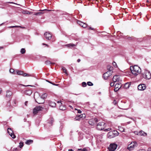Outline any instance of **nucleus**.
Instances as JSON below:
<instances>
[{
  "mask_svg": "<svg viewBox=\"0 0 151 151\" xmlns=\"http://www.w3.org/2000/svg\"><path fill=\"white\" fill-rule=\"evenodd\" d=\"M77 23L78 24H79L80 26H81L82 27L84 23H83V22H81L80 21H77Z\"/></svg>",
  "mask_w": 151,
  "mask_h": 151,
  "instance_id": "30",
  "label": "nucleus"
},
{
  "mask_svg": "<svg viewBox=\"0 0 151 151\" xmlns=\"http://www.w3.org/2000/svg\"><path fill=\"white\" fill-rule=\"evenodd\" d=\"M57 103H60L61 105L62 104V103H61V101H57Z\"/></svg>",
  "mask_w": 151,
  "mask_h": 151,
  "instance_id": "51",
  "label": "nucleus"
},
{
  "mask_svg": "<svg viewBox=\"0 0 151 151\" xmlns=\"http://www.w3.org/2000/svg\"><path fill=\"white\" fill-rule=\"evenodd\" d=\"M140 136H146L147 135V133L145 132L142 131H141L138 134Z\"/></svg>",
  "mask_w": 151,
  "mask_h": 151,
  "instance_id": "15",
  "label": "nucleus"
},
{
  "mask_svg": "<svg viewBox=\"0 0 151 151\" xmlns=\"http://www.w3.org/2000/svg\"><path fill=\"white\" fill-rule=\"evenodd\" d=\"M74 120L75 121H79L80 120V118H79L78 116L77 115L75 118Z\"/></svg>",
  "mask_w": 151,
  "mask_h": 151,
  "instance_id": "37",
  "label": "nucleus"
},
{
  "mask_svg": "<svg viewBox=\"0 0 151 151\" xmlns=\"http://www.w3.org/2000/svg\"><path fill=\"white\" fill-rule=\"evenodd\" d=\"M66 45L68 47H73L76 46V45H75V44H72V43H70V44L67 45Z\"/></svg>",
  "mask_w": 151,
  "mask_h": 151,
  "instance_id": "25",
  "label": "nucleus"
},
{
  "mask_svg": "<svg viewBox=\"0 0 151 151\" xmlns=\"http://www.w3.org/2000/svg\"><path fill=\"white\" fill-rule=\"evenodd\" d=\"M45 64L47 65H50V64H55V63H51L50 61L49 60H47L45 61Z\"/></svg>",
  "mask_w": 151,
  "mask_h": 151,
  "instance_id": "23",
  "label": "nucleus"
},
{
  "mask_svg": "<svg viewBox=\"0 0 151 151\" xmlns=\"http://www.w3.org/2000/svg\"><path fill=\"white\" fill-rule=\"evenodd\" d=\"M111 130V128H108V129H105L104 130V131L105 132H107L108 131H110Z\"/></svg>",
  "mask_w": 151,
  "mask_h": 151,
  "instance_id": "43",
  "label": "nucleus"
},
{
  "mask_svg": "<svg viewBox=\"0 0 151 151\" xmlns=\"http://www.w3.org/2000/svg\"><path fill=\"white\" fill-rule=\"evenodd\" d=\"M130 85L129 83H126L125 85V86L128 88L130 86Z\"/></svg>",
  "mask_w": 151,
  "mask_h": 151,
  "instance_id": "39",
  "label": "nucleus"
},
{
  "mask_svg": "<svg viewBox=\"0 0 151 151\" xmlns=\"http://www.w3.org/2000/svg\"><path fill=\"white\" fill-rule=\"evenodd\" d=\"M47 10V11H50V10H48V9H45V10H43L42 11H43V10Z\"/></svg>",
  "mask_w": 151,
  "mask_h": 151,
  "instance_id": "63",
  "label": "nucleus"
},
{
  "mask_svg": "<svg viewBox=\"0 0 151 151\" xmlns=\"http://www.w3.org/2000/svg\"><path fill=\"white\" fill-rule=\"evenodd\" d=\"M47 96V94L46 93H44L40 97L42 99L44 100L46 99Z\"/></svg>",
  "mask_w": 151,
  "mask_h": 151,
  "instance_id": "22",
  "label": "nucleus"
},
{
  "mask_svg": "<svg viewBox=\"0 0 151 151\" xmlns=\"http://www.w3.org/2000/svg\"><path fill=\"white\" fill-rule=\"evenodd\" d=\"M8 132L9 133V135L13 139L16 137V136L13 133V131L12 130L11 128H8L7 129Z\"/></svg>",
  "mask_w": 151,
  "mask_h": 151,
  "instance_id": "10",
  "label": "nucleus"
},
{
  "mask_svg": "<svg viewBox=\"0 0 151 151\" xmlns=\"http://www.w3.org/2000/svg\"><path fill=\"white\" fill-rule=\"evenodd\" d=\"M108 137L109 138H111L115 137L113 134V132H109L107 134Z\"/></svg>",
  "mask_w": 151,
  "mask_h": 151,
  "instance_id": "14",
  "label": "nucleus"
},
{
  "mask_svg": "<svg viewBox=\"0 0 151 151\" xmlns=\"http://www.w3.org/2000/svg\"><path fill=\"white\" fill-rule=\"evenodd\" d=\"M28 103V101H26L25 102V105H26V106H27V104Z\"/></svg>",
  "mask_w": 151,
  "mask_h": 151,
  "instance_id": "54",
  "label": "nucleus"
},
{
  "mask_svg": "<svg viewBox=\"0 0 151 151\" xmlns=\"http://www.w3.org/2000/svg\"><path fill=\"white\" fill-rule=\"evenodd\" d=\"M25 50L24 48H22L21 49L20 52L22 54H24L25 52Z\"/></svg>",
  "mask_w": 151,
  "mask_h": 151,
  "instance_id": "33",
  "label": "nucleus"
},
{
  "mask_svg": "<svg viewBox=\"0 0 151 151\" xmlns=\"http://www.w3.org/2000/svg\"><path fill=\"white\" fill-rule=\"evenodd\" d=\"M119 89V88H115V89L114 90L115 92H116Z\"/></svg>",
  "mask_w": 151,
  "mask_h": 151,
  "instance_id": "47",
  "label": "nucleus"
},
{
  "mask_svg": "<svg viewBox=\"0 0 151 151\" xmlns=\"http://www.w3.org/2000/svg\"><path fill=\"white\" fill-rule=\"evenodd\" d=\"M44 35L46 39L48 40H50L51 39L52 35L49 32H46L44 34Z\"/></svg>",
  "mask_w": 151,
  "mask_h": 151,
  "instance_id": "11",
  "label": "nucleus"
},
{
  "mask_svg": "<svg viewBox=\"0 0 151 151\" xmlns=\"http://www.w3.org/2000/svg\"><path fill=\"white\" fill-rule=\"evenodd\" d=\"M146 88V86L144 84H141L138 86V89L139 90L143 91Z\"/></svg>",
  "mask_w": 151,
  "mask_h": 151,
  "instance_id": "12",
  "label": "nucleus"
},
{
  "mask_svg": "<svg viewBox=\"0 0 151 151\" xmlns=\"http://www.w3.org/2000/svg\"><path fill=\"white\" fill-rule=\"evenodd\" d=\"M113 132V134L115 135V137L119 135V133L116 130H114Z\"/></svg>",
  "mask_w": 151,
  "mask_h": 151,
  "instance_id": "27",
  "label": "nucleus"
},
{
  "mask_svg": "<svg viewBox=\"0 0 151 151\" xmlns=\"http://www.w3.org/2000/svg\"><path fill=\"white\" fill-rule=\"evenodd\" d=\"M134 133L135 134L139 135L138 134H139V133H138L137 132V131H134Z\"/></svg>",
  "mask_w": 151,
  "mask_h": 151,
  "instance_id": "48",
  "label": "nucleus"
},
{
  "mask_svg": "<svg viewBox=\"0 0 151 151\" xmlns=\"http://www.w3.org/2000/svg\"><path fill=\"white\" fill-rule=\"evenodd\" d=\"M62 69L63 71L66 74H67L66 72V68L64 67H62Z\"/></svg>",
  "mask_w": 151,
  "mask_h": 151,
  "instance_id": "40",
  "label": "nucleus"
},
{
  "mask_svg": "<svg viewBox=\"0 0 151 151\" xmlns=\"http://www.w3.org/2000/svg\"><path fill=\"white\" fill-rule=\"evenodd\" d=\"M113 102L115 105H116V101L115 100H114Z\"/></svg>",
  "mask_w": 151,
  "mask_h": 151,
  "instance_id": "55",
  "label": "nucleus"
},
{
  "mask_svg": "<svg viewBox=\"0 0 151 151\" xmlns=\"http://www.w3.org/2000/svg\"><path fill=\"white\" fill-rule=\"evenodd\" d=\"M87 84L89 86H92L93 85V84L90 81L87 82Z\"/></svg>",
  "mask_w": 151,
  "mask_h": 151,
  "instance_id": "35",
  "label": "nucleus"
},
{
  "mask_svg": "<svg viewBox=\"0 0 151 151\" xmlns=\"http://www.w3.org/2000/svg\"><path fill=\"white\" fill-rule=\"evenodd\" d=\"M16 74L18 75H22L23 74V72L21 70H16Z\"/></svg>",
  "mask_w": 151,
  "mask_h": 151,
  "instance_id": "21",
  "label": "nucleus"
},
{
  "mask_svg": "<svg viewBox=\"0 0 151 151\" xmlns=\"http://www.w3.org/2000/svg\"><path fill=\"white\" fill-rule=\"evenodd\" d=\"M143 78L147 79H149L151 78V74L150 72L147 70H145L144 72L142 73Z\"/></svg>",
  "mask_w": 151,
  "mask_h": 151,
  "instance_id": "4",
  "label": "nucleus"
},
{
  "mask_svg": "<svg viewBox=\"0 0 151 151\" xmlns=\"http://www.w3.org/2000/svg\"><path fill=\"white\" fill-rule=\"evenodd\" d=\"M78 113L79 114H81V111L80 110H78Z\"/></svg>",
  "mask_w": 151,
  "mask_h": 151,
  "instance_id": "49",
  "label": "nucleus"
},
{
  "mask_svg": "<svg viewBox=\"0 0 151 151\" xmlns=\"http://www.w3.org/2000/svg\"><path fill=\"white\" fill-rule=\"evenodd\" d=\"M112 72L111 70H109L107 72L105 73L103 76V78L105 80H107L108 78L109 77L111 76L112 74Z\"/></svg>",
  "mask_w": 151,
  "mask_h": 151,
  "instance_id": "6",
  "label": "nucleus"
},
{
  "mask_svg": "<svg viewBox=\"0 0 151 151\" xmlns=\"http://www.w3.org/2000/svg\"><path fill=\"white\" fill-rule=\"evenodd\" d=\"M79 117V118H80V119L81 120V119L83 117L85 118V114H83L81 115H77Z\"/></svg>",
  "mask_w": 151,
  "mask_h": 151,
  "instance_id": "28",
  "label": "nucleus"
},
{
  "mask_svg": "<svg viewBox=\"0 0 151 151\" xmlns=\"http://www.w3.org/2000/svg\"><path fill=\"white\" fill-rule=\"evenodd\" d=\"M9 27H10V28L18 27V26H12Z\"/></svg>",
  "mask_w": 151,
  "mask_h": 151,
  "instance_id": "45",
  "label": "nucleus"
},
{
  "mask_svg": "<svg viewBox=\"0 0 151 151\" xmlns=\"http://www.w3.org/2000/svg\"><path fill=\"white\" fill-rule=\"evenodd\" d=\"M42 13H43L42 12H39L33 14L36 16H40L41 15Z\"/></svg>",
  "mask_w": 151,
  "mask_h": 151,
  "instance_id": "32",
  "label": "nucleus"
},
{
  "mask_svg": "<svg viewBox=\"0 0 151 151\" xmlns=\"http://www.w3.org/2000/svg\"><path fill=\"white\" fill-rule=\"evenodd\" d=\"M112 80L114 82H119L121 81L120 80L119 76L117 75L113 76Z\"/></svg>",
  "mask_w": 151,
  "mask_h": 151,
  "instance_id": "9",
  "label": "nucleus"
},
{
  "mask_svg": "<svg viewBox=\"0 0 151 151\" xmlns=\"http://www.w3.org/2000/svg\"><path fill=\"white\" fill-rule=\"evenodd\" d=\"M112 64L115 67H116L117 65H116V64L115 62H113L112 63Z\"/></svg>",
  "mask_w": 151,
  "mask_h": 151,
  "instance_id": "42",
  "label": "nucleus"
},
{
  "mask_svg": "<svg viewBox=\"0 0 151 151\" xmlns=\"http://www.w3.org/2000/svg\"><path fill=\"white\" fill-rule=\"evenodd\" d=\"M59 108L61 110H64L66 108L65 106L61 105L59 106Z\"/></svg>",
  "mask_w": 151,
  "mask_h": 151,
  "instance_id": "24",
  "label": "nucleus"
},
{
  "mask_svg": "<svg viewBox=\"0 0 151 151\" xmlns=\"http://www.w3.org/2000/svg\"><path fill=\"white\" fill-rule=\"evenodd\" d=\"M117 146V145L116 144H111L109 147V150L110 151H114L116 148Z\"/></svg>",
  "mask_w": 151,
  "mask_h": 151,
  "instance_id": "8",
  "label": "nucleus"
},
{
  "mask_svg": "<svg viewBox=\"0 0 151 151\" xmlns=\"http://www.w3.org/2000/svg\"><path fill=\"white\" fill-rule=\"evenodd\" d=\"M81 61V60L80 59H78V60H77V62H80V61Z\"/></svg>",
  "mask_w": 151,
  "mask_h": 151,
  "instance_id": "60",
  "label": "nucleus"
},
{
  "mask_svg": "<svg viewBox=\"0 0 151 151\" xmlns=\"http://www.w3.org/2000/svg\"><path fill=\"white\" fill-rule=\"evenodd\" d=\"M17 150V148H14L13 149V150Z\"/></svg>",
  "mask_w": 151,
  "mask_h": 151,
  "instance_id": "58",
  "label": "nucleus"
},
{
  "mask_svg": "<svg viewBox=\"0 0 151 151\" xmlns=\"http://www.w3.org/2000/svg\"><path fill=\"white\" fill-rule=\"evenodd\" d=\"M105 127V123L103 122H99L96 126L97 129L99 130H101L104 129Z\"/></svg>",
  "mask_w": 151,
  "mask_h": 151,
  "instance_id": "3",
  "label": "nucleus"
},
{
  "mask_svg": "<svg viewBox=\"0 0 151 151\" xmlns=\"http://www.w3.org/2000/svg\"><path fill=\"white\" fill-rule=\"evenodd\" d=\"M9 72L10 73H12L14 74H16L14 70L13 69L11 68L9 70Z\"/></svg>",
  "mask_w": 151,
  "mask_h": 151,
  "instance_id": "29",
  "label": "nucleus"
},
{
  "mask_svg": "<svg viewBox=\"0 0 151 151\" xmlns=\"http://www.w3.org/2000/svg\"><path fill=\"white\" fill-rule=\"evenodd\" d=\"M33 142V141L31 139H29L27 140L25 142L26 144L28 145H29L31 144Z\"/></svg>",
  "mask_w": 151,
  "mask_h": 151,
  "instance_id": "20",
  "label": "nucleus"
},
{
  "mask_svg": "<svg viewBox=\"0 0 151 151\" xmlns=\"http://www.w3.org/2000/svg\"><path fill=\"white\" fill-rule=\"evenodd\" d=\"M137 145V143L136 142H132L130 144L128 145L127 149L130 151L132 150L134 147H136Z\"/></svg>",
  "mask_w": 151,
  "mask_h": 151,
  "instance_id": "5",
  "label": "nucleus"
},
{
  "mask_svg": "<svg viewBox=\"0 0 151 151\" xmlns=\"http://www.w3.org/2000/svg\"><path fill=\"white\" fill-rule=\"evenodd\" d=\"M130 68L132 73L135 76H137L138 74L141 73V69L137 65H135L133 67L131 66Z\"/></svg>",
  "mask_w": 151,
  "mask_h": 151,
  "instance_id": "1",
  "label": "nucleus"
},
{
  "mask_svg": "<svg viewBox=\"0 0 151 151\" xmlns=\"http://www.w3.org/2000/svg\"><path fill=\"white\" fill-rule=\"evenodd\" d=\"M68 151H73L72 149H71L69 150Z\"/></svg>",
  "mask_w": 151,
  "mask_h": 151,
  "instance_id": "61",
  "label": "nucleus"
},
{
  "mask_svg": "<svg viewBox=\"0 0 151 151\" xmlns=\"http://www.w3.org/2000/svg\"><path fill=\"white\" fill-rule=\"evenodd\" d=\"M139 151H145V150L142 149V150H139Z\"/></svg>",
  "mask_w": 151,
  "mask_h": 151,
  "instance_id": "57",
  "label": "nucleus"
},
{
  "mask_svg": "<svg viewBox=\"0 0 151 151\" xmlns=\"http://www.w3.org/2000/svg\"><path fill=\"white\" fill-rule=\"evenodd\" d=\"M32 93V91L31 90H27L25 92V94L27 95H30Z\"/></svg>",
  "mask_w": 151,
  "mask_h": 151,
  "instance_id": "18",
  "label": "nucleus"
},
{
  "mask_svg": "<svg viewBox=\"0 0 151 151\" xmlns=\"http://www.w3.org/2000/svg\"><path fill=\"white\" fill-rule=\"evenodd\" d=\"M23 146V143L22 142H20L19 143V147L20 148H22Z\"/></svg>",
  "mask_w": 151,
  "mask_h": 151,
  "instance_id": "36",
  "label": "nucleus"
},
{
  "mask_svg": "<svg viewBox=\"0 0 151 151\" xmlns=\"http://www.w3.org/2000/svg\"><path fill=\"white\" fill-rule=\"evenodd\" d=\"M26 13L27 14H32V12L28 11V12H27V13Z\"/></svg>",
  "mask_w": 151,
  "mask_h": 151,
  "instance_id": "50",
  "label": "nucleus"
},
{
  "mask_svg": "<svg viewBox=\"0 0 151 151\" xmlns=\"http://www.w3.org/2000/svg\"><path fill=\"white\" fill-rule=\"evenodd\" d=\"M127 39L129 40H134V38L133 37H128Z\"/></svg>",
  "mask_w": 151,
  "mask_h": 151,
  "instance_id": "38",
  "label": "nucleus"
},
{
  "mask_svg": "<svg viewBox=\"0 0 151 151\" xmlns=\"http://www.w3.org/2000/svg\"><path fill=\"white\" fill-rule=\"evenodd\" d=\"M69 106L70 107V108H73L72 106L70 105V106Z\"/></svg>",
  "mask_w": 151,
  "mask_h": 151,
  "instance_id": "64",
  "label": "nucleus"
},
{
  "mask_svg": "<svg viewBox=\"0 0 151 151\" xmlns=\"http://www.w3.org/2000/svg\"><path fill=\"white\" fill-rule=\"evenodd\" d=\"M34 97L36 101L39 104H42L44 103L45 100L40 96L37 92H35L34 94Z\"/></svg>",
  "mask_w": 151,
  "mask_h": 151,
  "instance_id": "2",
  "label": "nucleus"
},
{
  "mask_svg": "<svg viewBox=\"0 0 151 151\" xmlns=\"http://www.w3.org/2000/svg\"><path fill=\"white\" fill-rule=\"evenodd\" d=\"M111 86H114V82H111L110 84Z\"/></svg>",
  "mask_w": 151,
  "mask_h": 151,
  "instance_id": "46",
  "label": "nucleus"
},
{
  "mask_svg": "<svg viewBox=\"0 0 151 151\" xmlns=\"http://www.w3.org/2000/svg\"><path fill=\"white\" fill-rule=\"evenodd\" d=\"M49 104L50 106L52 107H55L56 105V103L52 101H50L49 102Z\"/></svg>",
  "mask_w": 151,
  "mask_h": 151,
  "instance_id": "17",
  "label": "nucleus"
},
{
  "mask_svg": "<svg viewBox=\"0 0 151 151\" xmlns=\"http://www.w3.org/2000/svg\"><path fill=\"white\" fill-rule=\"evenodd\" d=\"M81 150V151H88L85 148H83V149H78V150Z\"/></svg>",
  "mask_w": 151,
  "mask_h": 151,
  "instance_id": "34",
  "label": "nucleus"
},
{
  "mask_svg": "<svg viewBox=\"0 0 151 151\" xmlns=\"http://www.w3.org/2000/svg\"><path fill=\"white\" fill-rule=\"evenodd\" d=\"M82 86L83 87H85L86 86L87 84L86 82H83L82 83Z\"/></svg>",
  "mask_w": 151,
  "mask_h": 151,
  "instance_id": "41",
  "label": "nucleus"
},
{
  "mask_svg": "<svg viewBox=\"0 0 151 151\" xmlns=\"http://www.w3.org/2000/svg\"><path fill=\"white\" fill-rule=\"evenodd\" d=\"M43 108L40 106H36L33 110V113L34 114H37L40 111H42Z\"/></svg>",
  "mask_w": 151,
  "mask_h": 151,
  "instance_id": "7",
  "label": "nucleus"
},
{
  "mask_svg": "<svg viewBox=\"0 0 151 151\" xmlns=\"http://www.w3.org/2000/svg\"><path fill=\"white\" fill-rule=\"evenodd\" d=\"M18 27H20L21 28H23V29L25 28V27H21V26H18Z\"/></svg>",
  "mask_w": 151,
  "mask_h": 151,
  "instance_id": "53",
  "label": "nucleus"
},
{
  "mask_svg": "<svg viewBox=\"0 0 151 151\" xmlns=\"http://www.w3.org/2000/svg\"><path fill=\"white\" fill-rule=\"evenodd\" d=\"M22 76L24 77H29V76H33L31 74L27 73H23V74H22Z\"/></svg>",
  "mask_w": 151,
  "mask_h": 151,
  "instance_id": "19",
  "label": "nucleus"
},
{
  "mask_svg": "<svg viewBox=\"0 0 151 151\" xmlns=\"http://www.w3.org/2000/svg\"><path fill=\"white\" fill-rule=\"evenodd\" d=\"M53 122V120L52 119H51V122L50 123L51 125L52 124V123Z\"/></svg>",
  "mask_w": 151,
  "mask_h": 151,
  "instance_id": "56",
  "label": "nucleus"
},
{
  "mask_svg": "<svg viewBox=\"0 0 151 151\" xmlns=\"http://www.w3.org/2000/svg\"><path fill=\"white\" fill-rule=\"evenodd\" d=\"M12 94V92L11 91H9V90H7L6 91V96L7 97H9L10 96H11Z\"/></svg>",
  "mask_w": 151,
  "mask_h": 151,
  "instance_id": "16",
  "label": "nucleus"
},
{
  "mask_svg": "<svg viewBox=\"0 0 151 151\" xmlns=\"http://www.w3.org/2000/svg\"><path fill=\"white\" fill-rule=\"evenodd\" d=\"M88 29H91V30H93L94 29L93 28H92V27H89L88 28Z\"/></svg>",
  "mask_w": 151,
  "mask_h": 151,
  "instance_id": "52",
  "label": "nucleus"
},
{
  "mask_svg": "<svg viewBox=\"0 0 151 151\" xmlns=\"http://www.w3.org/2000/svg\"><path fill=\"white\" fill-rule=\"evenodd\" d=\"M121 87V85L119 83H116L115 86V88H119V89Z\"/></svg>",
  "mask_w": 151,
  "mask_h": 151,
  "instance_id": "26",
  "label": "nucleus"
},
{
  "mask_svg": "<svg viewBox=\"0 0 151 151\" xmlns=\"http://www.w3.org/2000/svg\"><path fill=\"white\" fill-rule=\"evenodd\" d=\"M43 45H46V46L48 47V45L46 44H44V43H43L42 44Z\"/></svg>",
  "mask_w": 151,
  "mask_h": 151,
  "instance_id": "59",
  "label": "nucleus"
},
{
  "mask_svg": "<svg viewBox=\"0 0 151 151\" xmlns=\"http://www.w3.org/2000/svg\"><path fill=\"white\" fill-rule=\"evenodd\" d=\"M98 122V120L96 119H92L89 120V123L91 125H94L95 122Z\"/></svg>",
  "mask_w": 151,
  "mask_h": 151,
  "instance_id": "13",
  "label": "nucleus"
},
{
  "mask_svg": "<svg viewBox=\"0 0 151 151\" xmlns=\"http://www.w3.org/2000/svg\"><path fill=\"white\" fill-rule=\"evenodd\" d=\"M87 27V24L86 23H84L82 27H83L84 28H85V27Z\"/></svg>",
  "mask_w": 151,
  "mask_h": 151,
  "instance_id": "44",
  "label": "nucleus"
},
{
  "mask_svg": "<svg viewBox=\"0 0 151 151\" xmlns=\"http://www.w3.org/2000/svg\"><path fill=\"white\" fill-rule=\"evenodd\" d=\"M118 128L119 129V130L120 131L122 132H124V129L123 127H122L121 126H119L118 127Z\"/></svg>",
  "mask_w": 151,
  "mask_h": 151,
  "instance_id": "31",
  "label": "nucleus"
},
{
  "mask_svg": "<svg viewBox=\"0 0 151 151\" xmlns=\"http://www.w3.org/2000/svg\"><path fill=\"white\" fill-rule=\"evenodd\" d=\"M49 83H51V84H53V85H55V84H54L52 83L51 82H50V81H49Z\"/></svg>",
  "mask_w": 151,
  "mask_h": 151,
  "instance_id": "62",
  "label": "nucleus"
}]
</instances>
